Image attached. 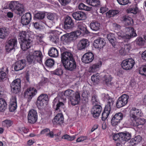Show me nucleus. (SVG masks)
Returning <instances> with one entry per match:
<instances>
[{
	"label": "nucleus",
	"mask_w": 146,
	"mask_h": 146,
	"mask_svg": "<svg viewBox=\"0 0 146 146\" xmlns=\"http://www.w3.org/2000/svg\"><path fill=\"white\" fill-rule=\"evenodd\" d=\"M87 139V137L86 136H81L76 139V141L77 142H81L86 140Z\"/></svg>",
	"instance_id": "nucleus-60"
},
{
	"label": "nucleus",
	"mask_w": 146,
	"mask_h": 146,
	"mask_svg": "<svg viewBox=\"0 0 146 146\" xmlns=\"http://www.w3.org/2000/svg\"><path fill=\"white\" fill-rule=\"evenodd\" d=\"M42 57V53L39 50L30 52L26 56L27 61L30 64H33L37 62L41 63Z\"/></svg>",
	"instance_id": "nucleus-1"
},
{
	"label": "nucleus",
	"mask_w": 146,
	"mask_h": 146,
	"mask_svg": "<svg viewBox=\"0 0 146 146\" xmlns=\"http://www.w3.org/2000/svg\"><path fill=\"white\" fill-rule=\"evenodd\" d=\"M106 44L105 40L104 39L98 38L94 41L93 43L94 47L97 48H102Z\"/></svg>",
	"instance_id": "nucleus-22"
},
{
	"label": "nucleus",
	"mask_w": 146,
	"mask_h": 146,
	"mask_svg": "<svg viewBox=\"0 0 146 146\" xmlns=\"http://www.w3.org/2000/svg\"><path fill=\"white\" fill-rule=\"evenodd\" d=\"M66 102V99L62 98L60 96H58L54 100L53 107L55 108L56 112L65 111L64 103Z\"/></svg>",
	"instance_id": "nucleus-3"
},
{
	"label": "nucleus",
	"mask_w": 146,
	"mask_h": 146,
	"mask_svg": "<svg viewBox=\"0 0 146 146\" xmlns=\"http://www.w3.org/2000/svg\"><path fill=\"white\" fill-rule=\"evenodd\" d=\"M54 63V60L51 58L47 59L45 62L46 65L49 67H51L53 66Z\"/></svg>",
	"instance_id": "nucleus-48"
},
{
	"label": "nucleus",
	"mask_w": 146,
	"mask_h": 146,
	"mask_svg": "<svg viewBox=\"0 0 146 146\" xmlns=\"http://www.w3.org/2000/svg\"><path fill=\"white\" fill-rule=\"evenodd\" d=\"M48 100V96L45 94L41 95L38 98L37 101V105L40 108L47 104Z\"/></svg>",
	"instance_id": "nucleus-10"
},
{
	"label": "nucleus",
	"mask_w": 146,
	"mask_h": 146,
	"mask_svg": "<svg viewBox=\"0 0 146 146\" xmlns=\"http://www.w3.org/2000/svg\"><path fill=\"white\" fill-rule=\"evenodd\" d=\"M107 38L112 46H114L115 45L114 41L115 39L114 34L112 33L108 34L107 36Z\"/></svg>",
	"instance_id": "nucleus-43"
},
{
	"label": "nucleus",
	"mask_w": 146,
	"mask_h": 146,
	"mask_svg": "<svg viewBox=\"0 0 146 146\" xmlns=\"http://www.w3.org/2000/svg\"><path fill=\"white\" fill-rule=\"evenodd\" d=\"M12 124V123L11 121L7 119L3 121L2 122V124L3 126L7 127L11 126Z\"/></svg>",
	"instance_id": "nucleus-51"
},
{
	"label": "nucleus",
	"mask_w": 146,
	"mask_h": 146,
	"mask_svg": "<svg viewBox=\"0 0 146 146\" xmlns=\"http://www.w3.org/2000/svg\"><path fill=\"white\" fill-rule=\"evenodd\" d=\"M81 98L80 93L78 92H76L74 96L71 97L70 100L71 104L73 106H75L78 104L80 102Z\"/></svg>",
	"instance_id": "nucleus-21"
},
{
	"label": "nucleus",
	"mask_w": 146,
	"mask_h": 146,
	"mask_svg": "<svg viewBox=\"0 0 146 146\" xmlns=\"http://www.w3.org/2000/svg\"><path fill=\"white\" fill-rule=\"evenodd\" d=\"M76 26L78 29L80 30V31L81 32V33H86L87 32L86 26L82 22H78Z\"/></svg>",
	"instance_id": "nucleus-32"
},
{
	"label": "nucleus",
	"mask_w": 146,
	"mask_h": 146,
	"mask_svg": "<svg viewBox=\"0 0 146 146\" xmlns=\"http://www.w3.org/2000/svg\"><path fill=\"white\" fill-rule=\"evenodd\" d=\"M120 137H121L120 133L114 134L113 137V140L118 141L120 140Z\"/></svg>",
	"instance_id": "nucleus-62"
},
{
	"label": "nucleus",
	"mask_w": 146,
	"mask_h": 146,
	"mask_svg": "<svg viewBox=\"0 0 146 146\" xmlns=\"http://www.w3.org/2000/svg\"><path fill=\"white\" fill-rule=\"evenodd\" d=\"M56 15L54 13H48L47 16V18L51 20H53L54 19Z\"/></svg>",
	"instance_id": "nucleus-61"
},
{
	"label": "nucleus",
	"mask_w": 146,
	"mask_h": 146,
	"mask_svg": "<svg viewBox=\"0 0 146 146\" xmlns=\"http://www.w3.org/2000/svg\"><path fill=\"white\" fill-rule=\"evenodd\" d=\"M118 11L117 10H110L106 13V16L108 18H110L114 16L118 13Z\"/></svg>",
	"instance_id": "nucleus-42"
},
{
	"label": "nucleus",
	"mask_w": 146,
	"mask_h": 146,
	"mask_svg": "<svg viewBox=\"0 0 146 146\" xmlns=\"http://www.w3.org/2000/svg\"><path fill=\"white\" fill-rule=\"evenodd\" d=\"M138 9L135 6L134 7H131L129 8L127 11L128 13H133L134 14H136L138 11Z\"/></svg>",
	"instance_id": "nucleus-50"
},
{
	"label": "nucleus",
	"mask_w": 146,
	"mask_h": 146,
	"mask_svg": "<svg viewBox=\"0 0 146 146\" xmlns=\"http://www.w3.org/2000/svg\"><path fill=\"white\" fill-rule=\"evenodd\" d=\"M117 146H128V142H124L123 141H120V140L118 141L116 144Z\"/></svg>",
	"instance_id": "nucleus-55"
},
{
	"label": "nucleus",
	"mask_w": 146,
	"mask_h": 146,
	"mask_svg": "<svg viewBox=\"0 0 146 146\" xmlns=\"http://www.w3.org/2000/svg\"><path fill=\"white\" fill-rule=\"evenodd\" d=\"M45 16V14L42 12L38 13L36 14L35 15V18L39 19H43L44 17Z\"/></svg>",
	"instance_id": "nucleus-52"
},
{
	"label": "nucleus",
	"mask_w": 146,
	"mask_h": 146,
	"mask_svg": "<svg viewBox=\"0 0 146 146\" xmlns=\"http://www.w3.org/2000/svg\"><path fill=\"white\" fill-rule=\"evenodd\" d=\"M65 69L67 70L72 71L76 67V63L74 59L62 62Z\"/></svg>",
	"instance_id": "nucleus-11"
},
{
	"label": "nucleus",
	"mask_w": 146,
	"mask_h": 146,
	"mask_svg": "<svg viewBox=\"0 0 146 146\" xmlns=\"http://www.w3.org/2000/svg\"><path fill=\"white\" fill-rule=\"evenodd\" d=\"M25 65V60H19L15 63L14 66V69L16 71L21 70L24 68Z\"/></svg>",
	"instance_id": "nucleus-26"
},
{
	"label": "nucleus",
	"mask_w": 146,
	"mask_h": 146,
	"mask_svg": "<svg viewBox=\"0 0 146 146\" xmlns=\"http://www.w3.org/2000/svg\"><path fill=\"white\" fill-rule=\"evenodd\" d=\"M108 104L105 106V108H107V109L110 110L111 109V107L112 106L113 104L114 101L113 99L110 97L107 100Z\"/></svg>",
	"instance_id": "nucleus-47"
},
{
	"label": "nucleus",
	"mask_w": 146,
	"mask_h": 146,
	"mask_svg": "<svg viewBox=\"0 0 146 146\" xmlns=\"http://www.w3.org/2000/svg\"><path fill=\"white\" fill-rule=\"evenodd\" d=\"M128 96L126 94L122 95L118 99L116 106L118 108H120L125 106L127 103Z\"/></svg>",
	"instance_id": "nucleus-9"
},
{
	"label": "nucleus",
	"mask_w": 146,
	"mask_h": 146,
	"mask_svg": "<svg viewBox=\"0 0 146 146\" xmlns=\"http://www.w3.org/2000/svg\"><path fill=\"white\" fill-rule=\"evenodd\" d=\"M135 62L132 58H128L123 60L121 64L122 68L126 70L131 69L135 65Z\"/></svg>",
	"instance_id": "nucleus-7"
},
{
	"label": "nucleus",
	"mask_w": 146,
	"mask_h": 146,
	"mask_svg": "<svg viewBox=\"0 0 146 146\" xmlns=\"http://www.w3.org/2000/svg\"><path fill=\"white\" fill-rule=\"evenodd\" d=\"M17 104L16 97L12 96L10 99L9 109L10 111H14L17 109Z\"/></svg>",
	"instance_id": "nucleus-23"
},
{
	"label": "nucleus",
	"mask_w": 146,
	"mask_h": 146,
	"mask_svg": "<svg viewBox=\"0 0 146 146\" xmlns=\"http://www.w3.org/2000/svg\"><path fill=\"white\" fill-rule=\"evenodd\" d=\"M124 23L126 25H129L133 23L132 19L128 16H125L123 17Z\"/></svg>",
	"instance_id": "nucleus-36"
},
{
	"label": "nucleus",
	"mask_w": 146,
	"mask_h": 146,
	"mask_svg": "<svg viewBox=\"0 0 146 146\" xmlns=\"http://www.w3.org/2000/svg\"><path fill=\"white\" fill-rule=\"evenodd\" d=\"M38 114L36 110L31 109L29 110L27 115V120L28 123L33 124L37 120Z\"/></svg>",
	"instance_id": "nucleus-6"
},
{
	"label": "nucleus",
	"mask_w": 146,
	"mask_h": 146,
	"mask_svg": "<svg viewBox=\"0 0 146 146\" xmlns=\"http://www.w3.org/2000/svg\"><path fill=\"white\" fill-rule=\"evenodd\" d=\"M104 80L105 81L106 84L108 86L111 85V76L109 75H106L103 78Z\"/></svg>",
	"instance_id": "nucleus-44"
},
{
	"label": "nucleus",
	"mask_w": 146,
	"mask_h": 146,
	"mask_svg": "<svg viewBox=\"0 0 146 146\" xmlns=\"http://www.w3.org/2000/svg\"><path fill=\"white\" fill-rule=\"evenodd\" d=\"M92 101L93 104H95L98 103L99 100L96 95H94L92 96Z\"/></svg>",
	"instance_id": "nucleus-57"
},
{
	"label": "nucleus",
	"mask_w": 146,
	"mask_h": 146,
	"mask_svg": "<svg viewBox=\"0 0 146 146\" xmlns=\"http://www.w3.org/2000/svg\"><path fill=\"white\" fill-rule=\"evenodd\" d=\"M94 59V55L91 52L84 54L82 58V61L85 63H88L92 62Z\"/></svg>",
	"instance_id": "nucleus-14"
},
{
	"label": "nucleus",
	"mask_w": 146,
	"mask_h": 146,
	"mask_svg": "<svg viewBox=\"0 0 146 146\" xmlns=\"http://www.w3.org/2000/svg\"><path fill=\"white\" fill-rule=\"evenodd\" d=\"M90 93L87 91H84L82 94L83 99L86 101H88V96H90Z\"/></svg>",
	"instance_id": "nucleus-53"
},
{
	"label": "nucleus",
	"mask_w": 146,
	"mask_h": 146,
	"mask_svg": "<svg viewBox=\"0 0 146 146\" xmlns=\"http://www.w3.org/2000/svg\"><path fill=\"white\" fill-rule=\"evenodd\" d=\"M86 3L91 6L98 7L100 5V1L99 0H86Z\"/></svg>",
	"instance_id": "nucleus-37"
},
{
	"label": "nucleus",
	"mask_w": 146,
	"mask_h": 146,
	"mask_svg": "<svg viewBox=\"0 0 146 146\" xmlns=\"http://www.w3.org/2000/svg\"><path fill=\"white\" fill-rule=\"evenodd\" d=\"M74 24L71 17L68 16L66 17L64 23V27L66 30L70 29L72 28Z\"/></svg>",
	"instance_id": "nucleus-19"
},
{
	"label": "nucleus",
	"mask_w": 146,
	"mask_h": 146,
	"mask_svg": "<svg viewBox=\"0 0 146 146\" xmlns=\"http://www.w3.org/2000/svg\"><path fill=\"white\" fill-rule=\"evenodd\" d=\"M89 45V42L87 39H83L80 40L77 44V48L79 50L85 49Z\"/></svg>",
	"instance_id": "nucleus-28"
},
{
	"label": "nucleus",
	"mask_w": 146,
	"mask_h": 146,
	"mask_svg": "<svg viewBox=\"0 0 146 146\" xmlns=\"http://www.w3.org/2000/svg\"><path fill=\"white\" fill-rule=\"evenodd\" d=\"M143 115V113L140 110L133 108L130 111L129 117L131 120L135 119L138 117H141Z\"/></svg>",
	"instance_id": "nucleus-13"
},
{
	"label": "nucleus",
	"mask_w": 146,
	"mask_h": 146,
	"mask_svg": "<svg viewBox=\"0 0 146 146\" xmlns=\"http://www.w3.org/2000/svg\"><path fill=\"white\" fill-rule=\"evenodd\" d=\"M31 19V14L29 13H26L22 16L21 23L23 25H27L29 23Z\"/></svg>",
	"instance_id": "nucleus-16"
},
{
	"label": "nucleus",
	"mask_w": 146,
	"mask_h": 146,
	"mask_svg": "<svg viewBox=\"0 0 146 146\" xmlns=\"http://www.w3.org/2000/svg\"><path fill=\"white\" fill-rule=\"evenodd\" d=\"M139 73L141 75L146 76V65L140 68Z\"/></svg>",
	"instance_id": "nucleus-56"
},
{
	"label": "nucleus",
	"mask_w": 146,
	"mask_h": 146,
	"mask_svg": "<svg viewBox=\"0 0 146 146\" xmlns=\"http://www.w3.org/2000/svg\"><path fill=\"white\" fill-rule=\"evenodd\" d=\"M61 61H65L74 59L73 55L71 52L66 51L61 54Z\"/></svg>",
	"instance_id": "nucleus-24"
},
{
	"label": "nucleus",
	"mask_w": 146,
	"mask_h": 146,
	"mask_svg": "<svg viewBox=\"0 0 146 146\" xmlns=\"http://www.w3.org/2000/svg\"><path fill=\"white\" fill-rule=\"evenodd\" d=\"M123 117V115L121 113H118L115 114L111 120V125L113 126L117 125L122 119Z\"/></svg>",
	"instance_id": "nucleus-15"
},
{
	"label": "nucleus",
	"mask_w": 146,
	"mask_h": 146,
	"mask_svg": "<svg viewBox=\"0 0 146 146\" xmlns=\"http://www.w3.org/2000/svg\"><path fill=\"white\" fill-rule=\"evenodd\" d=\"M135 41L137 44L139 45H143L145 43V41L142 38L139 37L137 38L136 40Z\"/></svg>",
	"instance_id": "nucleus-54"
},
{
	"label": "nucleus",
	"mask_w": 146,
	"mask_h": 146,
	"mask_svg": "<svg viewBox=\"0 0 146 146\" xmlns=\"http://www.w3.org/2000/svg\"><path fill=\"white\" fill-rule=\"evenodd\" d=\"M81 32L79 30L74 31L62 36L61 38L62 40L67 42L76 40L80 36Z\"/></svg>",
	"instance_id": "nucleus-5"
},
{
	"label": "nucleus",
	"mask_w": 146,
	"mask_h": 146,
	"mask_svg": "<svg viewBox=\"0 0 146 146\" xmlns=\"http://www.w3.org/2000/svg\"><path fill=\"white\" fill-rule=\"evenodd\" d=\"M124 34L121 31L116 33L117 37L119 39H123L125 41V39H129L130 38L137 36L135 31L132 27L125 28L123 30Z\"/></svg>",
	"instance_id": "nucleus-2"
},
{
	"label": "nucleus",
	"mask_w": 146,
	"mask_h": 146,
	"mask_svg": "<svg viewBox=\"0 0 146 146\" xmlns=\"http://www.w3.org/2000/svg\"><path fill=\"white\" fill-rule=\"evenodd\" d=\"M49 55L52 57H56L58 54V50L56 48L52 47L48 51Z\"/></svg>",
	"instance_id": "nucleus-33"
},
{
	"label": "nucleus",
	"mask_w": 146,
	"mask_h": 146,
	"mask_svg": "<svg viewBox=\"0 0 146 146\" xmlns=\"http://www.w3.org/2000/svg\"><path fill=\"white\" fill-rule=\"evenodd\" d=\"M21 80L19 79H17L12 82L11 84V89L12 92L17 93L20 91L21 88Z\"/></svg>",
	"instance_id": "nucleus-12"
},
{
	"label": "nucleus",
	"mask_w": 146,
	"mask_h": 146,
	"mask_svg": "<svg viewBox=\"0 0 146 146\" xmlns=\"http://www.w3.org/2000/svg\"><path fill=\"white\" fill-rule=\"evenodd\" d=\"M78 9L80 10H84L86 11H90L91 8L86 6L83 3H81L78 6Z\"/></svg>",
	"instance_id": "nucleus-45"
},
{
	"label": "nucleus",
	"mask_w": 146,
	"mask_h": 146,
	"mask_svg": "<svg viewBox=\"0 0 146 146\" xmlns=\"http://www.w3.org/2000/svg\"><path fill=\"white\" fill-rule=\"evenodd\" d=\"M21 48L23 50H25L30 47L32 44V41L29 38L21 41Z\"/></svg>",
	"instance_id": "nucleus-25"
},
{
	"label": "nucleus",
	"mask_w": 146,
	"mask_h": 146,
	"mask_svg": "<svg viewBox=\"0 0 146 146\" xmlns=\"http://www.w3.org/2000/svg\"><path fill=\"white\" fill-rule=\"evenodd\" d=\"M6 70L4 71L3 70L0 71V81H3L4 79L7 77V74L8 72V68H6Z\"/></svg>",
	"instance_id": "nucleus-41"
},
{
	"label": "nucleus",
	"mask_w": 146,
	"mask_h": 146,
	"mask_svg": "<svg viewBox=\"0 0 146 146\" xmlns=\"http://www.w3.org/2000/svg\"><path fill=\"white\" fill-rule=\"evenodd\" d=\"M64 118L63 115L61 113L58 114L53 120L54 124H61L63 122Z\"/></svg>",
	"instance_id": "nucleus-29"
},
{
	"label": "nucleus",
	"mask_w": 146,
	"mask_h": 146,
	"mask_svg": "<svg viewBox=\"0 0 146 146\" xmlns=\"http://www.w3.org/2000/svg\"><path fill=\"white\" fill-rule=\"evenodd\" d=\"M60 3L63 5H65L69 3L71 0H58Z\"/></svg>",
	"instance_id": "nucleus-63"
},
{
	"label": "nucleus",
	"mask_w": 146,
	"mask_h": 146,
	"mask_svg": "<svg viewBox=\"0 0 146 146\" xmlns=\"http://www.w3.org/2000/svg\"><path fill=\"white\" fill-rule=\"evenodd\" d=\"M118 3L122 5H125L129 2V0H117Z\"/></svg>",
	"instance_id": "nucleus-58"
},
{
	"label": "nucleus",
	"mask_w": 146,
	"mask_h": 146,
	"mask_svg": "<svg viewBox=\"0 0 146 146\" xmlns=\"http://www.w3.org/2000/svg\"><path fill=\"white\" fill-rule=\"evenodd\" d=\"M37 93V90L34 88H30L28 89L25 93V96L28 97V98L31 99Z\"/></svg>",
	"instance_id": "nucleus-27"
},
{
	"label": "nucleus",
	"mask_w": 146,
	"mask_h": 146,
	"mask_svg": "<svg viewBox=\"0 0 146 146\" xmlns=\"http://www.w3.org/2000/svg\"><path fill=\"white\" fill-rule=\"evenodd\" d=\"M91 79L93 82L96 84H98L100 79L99 74L98 73L94 74L91 76Z\"/></svg>",
	"instance_id": "nucleus-40"
},
{
	"label": "nucleus",
	"mask_w": 146,
	"mask_h": 146,
	"mask_svg": "<svg viewBox=\"0 0 146 146\" xmlns=\"http://www.w3.org/2000/svg\"><path fill=\"white\" fill-rule=\"evenodd\" d=\"M17 40L16 38H11L7 42L5 46L6 50L9 52L14 49L17 46Z\"/></svg>",
	"instance_id": "nucleus-8"
},
{
	"label": "nucleus",
	"mask_w": 146,
	"mask_h": 146,
	"mask_svg": "<svg viewBox=\"0 0 146 146\" xmlns=\"http://www.w3.org/2000/svg\"><path fill=\"white\" fill-rule=\"evenodd\" d=\"M138 118H137L135 119H131L130 120V124L133 125L135 126H137L140 125H138L137 124L140 123V121H137Z\"/></svg>",
	"instance_id": "nucleus-59"
},
{
	"label": "nucleus",
	"mask_w": 146,
	"mask_h": 146,
	"mask_svg": "<svg viewBox=\"0 0 146 146\" xmlns=\"http://www.w3.org/2000/svg\"><path fill=\"white\" fill-rule=\"evenodd\" d=\"M4 90L3 88L0 87V98L3 94ZM7 104L5 100L0 98V111H3L6 109Z\"/></svg>",
	"instance_id": "nucleus-18"
},
{
	"label": "nucleus",
	"mask_w": 146,
	"mask_h": 146,
	"mask_svg": "<svg viewBox=\"0 0 146 146\" xmlns=\"http://www.w3.org/2000/svg\"><path fill=\"white\" fill-rule=\"evenodd\" d=\"M18 38L19 39L21 40V41L27 40V33L26 32L22 31L20 32L18 35Z\"/></svg>",
	"instance_id": "nucleus-39"
},
{
	"label": "nucleus",
	"mask_w": 146,
	"mask_h": 146,
	"mask_svg": "<svg viewBox=\"0 0 146 146\" xmlns=\"http://www.w3.org/2000/svg\"><path fill=\"white\" fill-rule=\"evenodd\" d=\"M72 16L74 19L78 21L84 20L86 18L85 14L80 11L74 12L72 14Z\"/></svg>",
	"instance_id": "nucleus-17"
},
{
	"label": "nucleus",
	"mask_w": 146,
	"mask_h": 146,
	"mask_svg": "<svg viewBox=\"0 0 146 146\" xmlns=\"http://www.w3.org/2000/svg\"><path fill=\"white\" fill-rule=\"evenodd\" d=\"M102 110V107L100 105H95L93 108L91 113L94 117L97 118L99 116Z\"/></svg>",
	"instance_id": "nucleus-20"
},
{
	"label": "nucleus",
	"mask_w": 146,
	"mask_h": 146,
	"mask_svg": "<svg viewBox=\"0 0 146 146\" xmlns=\"http://www.w3.org/2000/svg\"><path fill=\"white\" fill-rule=\"evenodd\" d=\"M102 64V62H99L97 63L93 64L90 66L89 72H94L97 71L101 67Z\"/></svg>",
	"instance_id": "nucleus-30"
},
{
	"label": "nucleus",
	"mask_w": 146,
	"mask_h": 146,
	"mask_svg": "<svg viewBox=\"0 0 146 146\" xmlns=\"http://www.w3.org/2000/svg\"><path fill=\"white\" fill-rule=\"evenodd\" d=\"M102 99L104 101H107L110 98L108 94H103L102 95Z\"/></svg>",
	"instance_id": "nucleus-64"
},
{
	"label": "nucleus",
	"mask_w": 146,
	"mask_h": 146,
	"mask_svg": "<svg viewBox=\"0 0 146 146\" xmlns=\"http://www.w3.org/2000/svg\"><path fill=\"white\" fill-rule=\"evenodd\" d=\"M111 111V110L105 108L104 110L102 113V120L105 121L108 117Z\"/></svg>",
	"instance_id": "nucleus-38"
},
{
	"label": "nucleus",
	"mask_w": 146,
	"mask_h": 146,
	"mask_svg": "<svg viewBox=\"0 0 146 146\" xmlns=\"http://www.w3.org/2000/svg\"><path fill=\"white\" fill-rule=\"evenodd\" d=\"M9 8L12 11H15L16 13L19 15H21L24 11L23 5L18 1H11L9 4Z\"/></svg>",
	"instance_id": "nucleus-4"
},
{
	"label": "nucleus",
	"mask_w": 146,
	"mask_h": 146,
	"mask_svg": "<svg viewBox=\"0 0 146 146\" xmlns=\"http://www.w3.org/2000/svg\"><path fill=\"white\" fill-rule=\"evenodd\" d=\"M9 34V32L5 28H0V38L4 39Z\"/></svg>",
	"instance_id": "nucleus-35"
},
{
	"label": "nucleus",
	"mask_w": 146,
	"mask_h": 146,
	"mask_svg": "<svg viewBox=\"0 0 146 146\" xmlns=\"http://www.w3.org/2000/svg\"><path fill=\"white\" fill-rule=\"evenodd\" d=\"M74 92L71 89H68L65 90L64 93L65 96L68 97H71L72 95L74 94Z\"/></svg>",
	"instance_id": "nucleus-49"
},
{
	"label": "nucleus",
	"mask_w": 146,
	"mask_h": 146,
	"mask_svg": "<svg viewBox=\"0 0 146 146\" xmlns=\"http://www.w3.org/2000/svg\"><path fill=\"white\" fill-rule=\"evenodd\" d=\"M120 140L123 141L124 142H128V140H129L131 137V135L128 133H120Z\"/></svg>",
	"instance_id": "nucleus-34"
},
{
	"label": "nucleus",
	"mask_w": 146,
	"mask_h": 146,
	"mask_svg": "<svg viewBox=\"0 0 146 146\" xmlns=\"http://www.w3.org/2000/svg\"><path fill=\"white\" fill-rule=\"evenodd\" d=\"M77 135H73L70 136L68 135H64L62 136V139H67L68 140L72 141L74 140L76 138Z\"/></svg>",
	"instance_id": "nucleus-46"
},
{
	"label": "nucleus",
	"mask_w": 146,
	"mask_h": 146,
	"mask_svg": "<svg viewBox=\"0 0 146 146\" xmlns=\"http://www.w3.org/2000/svg\"><path fill=\"white\" fill-rule=\"evenodd\" d=\"M90 27L92 30L97 31L99 30L101 27L100 24L97 22H92L90 25Z\"/></svg>",
	"instance_id": "nucleus-31"
}]
</instances>
